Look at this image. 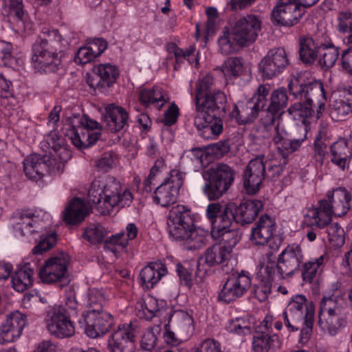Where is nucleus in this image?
<instances>
[{
    "instance_id": "obj_1",
    "label": "nucleus",
    "mask_w": 352,
    "mask_h": 352,
    "mask_svg": "<svg viewBox=\"0 0 352 352\" xmlns=\"http://www.w3.org/2000/svg\"><path fill=\"white\" fill-rule=\"evenodd\" d=\"M288 88L291 95L302 101L295 103L287 109L290 114L298 112V115L301 117L320 118L327 101L326 93L321 82L309 80L305 74H298L292 77Z\"/></svg>"
},
{
    "instance_id": "obj_2",
    "label": "nucleus",
    "mask_w": 352,
    "mask_h": 352,
    "mask_svg": "<svg viewBox=\"0 0 352 352\" xmlns=\"http://www.w3.org/2000/svg\"><path fill=\"white\" fill-rule=\"evenodd\" d=\"M196 114L194 124L205 139H214L222 133V118L226 113L227 97L220 90L206 96L203 98H195Z\"/></svg>"
},
{
    "instance_id": "obj_3",
    "label": "nucleus",
    "mask_w": 352,
    "mask_h": 352,
    "mask_svg": "<svg viewBox=\"0 0 352 352\" xmlns=\"http://www.w3.org/2000/svg\"><path fill=\"white\" fill-rule=\"evenodd\" d=\"M167 229L175 240L183 241L184 248L195 251L204 248L209 236L208 232L196 228L190 209L184 205L171 208L167 216Z\"/></svg>"
},
{
    "instance_id": "obj_4",
    "label": "nucleus",
    "mask_w": 352,
    "mask_h": 352,
    "mask_svg": "<svg viewBox=\"0 0 352 352\" xmlns=\"http://www.w3.org/2000/svg\"><path fill=\"white\" fill-rule=\"evenodd\" d=\"M68 45L58 30L43 32L32 45V61L34 67L45 72H56L61 65V53Z\"/></svg>"
},
{
    "instance_id": "obj_5",
    "label": "nucleus",
    "mask_w": 352,
    "mask_h": 352,
    "mask_svg": "<svg viewBox=\"0 0 352 352\" xmlns=\"http://www.w3.org/2000/svg\"><path fill=\"white\" fill-rule=\"evenodd\" d=\"M351 193L343 187L337 188L321 199L316 208L309 210L307 216L311 219V224L324 228L330 224L332 216H344L351 209Z\"/></svg>"
},
{
    "instance_id": "obj_6",
    "label": "nucleus",
    "mask_w": 352,
    "mask_h": 352,
    "mask_svg": "<svg viewBox=\"0 0 352 352\" xmlns=\"http://www.w3.org/2000/svg\"><path fill=\"white\" fill-rule=\"evenodd\" d=\"M314 309L307 303L306 297L298 294L292 297L283 314V319L289 331L300 330V342L308 341L312 332Z\"/></svg>"
},
{
    "instance_id": "obj_7",
    "label": "nucleus",
    "mask_w": 352,
    "mask_h": 352,
    "mask_svg": "<svg viewBox=\"0 0 352 352\" xmlns=\"http://www.w3.org/2000/svg\"><path fill=\"white\" fill-rule=\"evenodd\" d=\"M341 292L336 289L331 296H324L320 302L318 325L324 332L333 336L344 324L342 316L344 309Z\"/></svg>"
},
{
    "instance_id": "obj_8",
    "label": "nucleus",
    "mask_w": 352,
    "mask_h": 352,
    "mask_svg": "<svg viewBox=\"0 0 352 352\" xmlns=\"http://www.w3.org/2000/svg\"><path fill=\"white\" fill-rule=\"evenodd\" d=\"M207 180L203 192L209 200H217L226 193L234 179V170L223 163L210 168L204 174Z\"/></svg>"
},
{
    "instance_id": "obj_9",
    "label": "nucleus",
    "mask_w": 352,
    "mask_h": 352,
    "mask_svg": "<svg viewBox=\"0 0 352 352\" xmlns=\"http://www.w3.org/2000/svg\"><path fill=\"white\" fill-rule=\"evenodd\" d=\"M251 285L252 280L248 272L242 271L240 273H233L223 284L218 295V300L226 304L232 302L241 298L250 288Z\"/></svg>"
},
{
    "instance_id": "obj_10",
    "label": "nucleus",
    "mask_w": 352,
    "mask_h": 352,
    "mask_svg": "<svg viewBox=\"0 0 352 352\" xmlns=\"http://www.w3.org/2000/svg\"><path fill=\"white\" fill-rule=\"evenodd\" d=\"M138 333L136 324L130 322L119 325L109 337L107 349L109 352H133Z\"/></svg>"
},
{
    "instance_id": "obj_11",
    "label": "nucleus",
    "mask_w": 352,
    "mask_h": 352,
    "mask_svg": "<svg viewBox=\"0 0 352 352\" xmlns=\"http://www.w3.org/2000/svg\"><path fill=\"white\" fill-rule=\"evenodd\" d=\"M78 323L85 328V333L91 338H97L109 332L114 325V319L109 313L102 311L82 314Z\"/></svg>"
},
{
    "instance_id": "obj_12",
    "label": "nucleus",
    "mask_w": 352,
    "mask_h": 352,
    "mask_svg": "<svg viewBox=\"0 0 352 352\" xmlns=\"http://www.w3.org/2000/svg\"><path fill=\"white\" fill-rule=\"evenodd\" d=\"M305 12L296 0H279L272 11V21L274 25L292 27L300 21Z\"/></svg>"
},
{
    "instance_id": "obj_13",
    "label": "nucleus",
    "mask_w": 352,
    "mask_h": 352,
    "mask_svg": "<svg viewBox=\"0 0 352 352\" xmlns=\"http://www.w3.org/2000/svg\"><path fill=\"white\" fill-rule=\"evenodd\" d=\"M183 183L182 173L177 170H173L170 176L155 189L153 201L162 207L173 204L177 201Z\"/></svg>"
},
{
    "instance_id": "obj_14",
    "label": "nucleus",
    "mask_w": 352,
    "mask_h": 352,
    "mask_svg": "<svg viewBox=\"0 0 352 352\" xmlns=\"http://www.w3.org/2000/svg\"><path fill=\"white\" fill-rule=\"evenodd\" d=\"M79 124L78 127L72 126L70 140L78 148L83 149L94 145L98 140L101 133L94 131V129L100 128V124L85 115L80 118Z\"/></svg>"
},
{
    "instance_id": "obj_15",
    "label": "nucleus",
    "mask_w": 352,
    "mask_h": 352,
    "mask_svg": "<svg viewBox=\"0 0 352 352\" xmlns=\"http://www.w3.org/2000/svg\"><path fill=\"white\" fill-rule=\"evenodd\" d=\"M289 64L287 55L283 48L278 47L268 51L258 64V71L261 76L272 79L281 73Z\"/></svg>"
},
{
    "instance_id": "obj_16",
    "label": "nucleus",
    "mask_w": 352,
    "mask_h": 352,
    "mask_svg": "<svg viewBox=\"0 0 352 352\" xmlns=\"http://www.w3.org/2000/svg\"><path fill=\"white\" fill-rule=\"evenodd\" d=\"M69 256L66 254L52 257L45 261L39 270V276L45 283L69 281L67 273Z\"/></svg>"
},
{
    "instance_id": "obj_17",
    "label": "nucleus",
    "mask_w": 352,
    "mask_h": 352,
    "mask_svg": "<svg viewBox=\"0 0 352 352\" xmlns=\"http://www.w3.org/2000/svg\"><path fill=\"white\" fill-rule=\"evenodd\" d=\"M263 208V204L258 199H245L239 205L230 203L227 212L230 217V226L234 221L242 226L252 223Z\"/></svg>"
},
{
    "instance_id": "obj_18",
    "label": "nucleus",
    "mask_w": 352,
    "mask_h": 352,
    "mask_svg": "<svg viewBox=\"0 0 352 352\" xmlns=\"http://www.w3.org/2000/svg\"><path fill=\"white\" fill-rule=\"evenodd\" d=\"M45 324L48 332L57 338H70L75 333L74 322L64 315L61 309L52 308L48 311Z\"/></svg>"
},
{
    "instance_id": "obj_19",
    "label": "nucleus",
    "mask_w": 352,
    "mask_h": 352,
    "mask_svg": "<svg viewBox=\"0 0 352 352\" xmlns=\"http://www.w3.org/2000/svg\"><path fill=\"white\" fill-rule=\"evenodd\" d=\"M303 254L299 245H288L278 257V278L283 279L299 271Z\"/></svg>"
},
{
    "instance_id": "obj_20",
    "label": "nucleus",
    "mask_w": 352,
    "mask_h": 352,
    "mask_svg": "<svg viewBox=\"0 0 352 352\" xmlns=\"http://www.w3.org/2000/svg\"><path fill=\"white\" fill-rule=\"evenodd\" d=\"M264 155L251 160L244 171L243 185L248 194L254 195L259 190L265 175Z\"/></svg>"
},
{
    "instance_id": "obj_21",
    "label": "nucleus",
    "mask_w": 352,
    "mask_h": 352,
    "mask_svg": "<svg viewBox=\"0 0 352 352\" xmlns=\"http://www.w3.org/2000/svg\"><path fill=\"white\" fill-rule=\"evenodd\" d=\"M261 21L255 15H247L237 20L232 31L240 41L241 45L248 46L254 43L261 30Z\"/></svg>"
},
{
    "instance_id": "obj_22",
    "label": "nucleus",
    "mask_w": 352,
    "mask_h": 352,
    "mask_svg": "<svg viewBox=\"0 0 352 352\" xmlns=\"http://www.w3.org/2000/svg\"><path fill=\"white\" fill-rule=\"evenodd\" d=\"M326 34L318 32L314 36L305 35L300 37L298 52L300 59L304 64L311 65L318 59Z\"/></svg>"
},
{
    "instance_id": "obj_23",
    "label": "nucleus",
    "mask_w": 352,
    "mask_h": 352,
    "mask_svg": "<svg viewBox=\"0 0 352 352\" xmlns=\"http://www.w3.org/2000/svg\"><path fill=\"white\" fill-rule=\"evenodd\" d=\"M119 76L118 68L109 63L100 64L93 68L92 74H87V83L94 89L112 85Z\"/></svg>"
},
{
    "instance_id": "obj_24",
    "label": "nucleus",
    "mask_w": 352,
    "mask_h": 352,
    "mask_svg": "<svg viewBox=\"0 0 352 352\" xmlns=\"http://www.w3.org/2000/svg\"><path fill=\"white\" fill-rule=\"evenodd\" d=\"M26 325V316L15 311L8 316L0 326V344L14 342Z\"/></svg>"
},
{
    "instance_id": "obj_25",
    "label": "nucleus",
    "mask_w": 352,
    "mask_h": 352,
    "mask_svg": "<svg viewBox=\"0 0 352 352\" xmlns=\"http://www.w3.org/2000/svg\"><path fill=\"white\" fill-rule=\"evenodd\" d=\"M54 160L47 155H31L23 161V171L29 179L37 181L41 179L47 171H54V168L49 167Z\"/></svg>"
},
{
    "instance_id": "obj_26",
    "label": "nucleus",
    "mask_w": 352,
    "mask_h": 352,
    "mask_svg": "<svg viewBox=\"0 0 352 352\" xmlns=\"http://www.w3.org/2000/svg\"><path fill=\"white\" fill-rule=\"evenodd\" d=\"M276 223L268 214H262L251 229L250 240L256 245H264L274 234Z\"/></svg>"
},
{
    "instance_id": "obj_27",
    "label": "nucleus",
    "mask_w": 352,
    "mask_h": 352,
    "mask_svg": "<svg viewBox=\"0 0 352 352\" xmlns=\"http://www.w3.org/2000/svg\"><path fill=\"white\" fill-rule=\"evenodd\" d=\"M100 188L103 191V201L102 208H96L103 215L110 214L112 211V204L116 203V196L121 188L120 182L113 176L107 175L98 178Z\"/></svg>"
},
{
    "instance_id": "obj_28",
    "label": "nucleus",
    "mask_w": 352,
    "mask_h": 352,
    "mask_svg": "<svg viewBox=\"0 0 352 352\" xmlns=\"http://www.w3.org/2000/svg\"><path fill=\"white\" fill-rule=\"evenodd\" d=\"M230 209V203L222 206L219 203H211L206 208V216L211 223V230L218 233L223 228H230V217L227 212Z\"/></svg>"
},
{
    "instance_id": "obj_29",
    "label": "nucleus",
    "mask_w": 352,
    "mask_h": 352,
    "mask_svg": "<svg viewBox=\"0 0 352 352\" xmlns=\"http://www.w3.org/2000/svg\"><path fill=\"white\" fill-rule=\"evenodd\" d=\"M128 120V113L124 108L114 104L105 107L102 123L111 132L116 133L123 129L127 124Z\"/></svg>"
},
{
    "instance_id": "obj_30",
    "label": "nucleus",
    "mask_w": 352,
    "mask_h": 352,
    "mask_svg": "<svg viewBox=\"0 0 352 352\" xmlns=\"http://www.w3.org/2000/svg\"><path fill=\"white\" fill-rule=\"evenodd\" d=\"M167 327L175 331L181 339H187L194 330L193 319L184 311H175L170 316Z\"/></svg>"
},
{
    "instance_id": "obj_31",
    "label": "nucleus",
    "mask_w": 352,
    "mask_h": 352,
    "mask_svg": "<svg viewBox=\"0 0 352 352\" xmlns=\"http://www.w3.org/2000/svg\"><path fill=\"white\" fill-rule=\"evenodd\" d=\"M166 272V267L161 263H150L140 271L141 286L148 290L153 289Z\"/></svg>"
},
{
    "instance_id": "obj_32",
    "label": "nucleus",
    "mask_w": 352,
    "mask_h": 352,
    "mask_svg": "<svg viewBox=\"0 0 352 352\" xmlns=\"http://www.w3.org/2000/svg\"><path fill=\"white\" fill-rule=\"evenodd\" d=\"M331 155L332 163L344 170L349 167L352 147L344 140L338 141L331 146Z\"/></svg>"
},
{
    "instance_id": "obj_33",
    "label": "nucleus",
    "mask_w": 352,
    "mask_h": 352,
    "mask_svg": "<svg viewBox=\"0 0 352 352\" xmlns=\"http://www.w3.org/2000/svg\"><path fill=\"white\" fill-rule=\"evenodd\" d=\"M260 111L254 102L249 100L245 104H242L240 108L235 104L230 112V117L234 118L239 124H244L253 122Z\"/></svg>"
},
{
    "instance_id": "obj_34",
    "label": "nucleus",
    "mask_w": 352,
    "mask_h": 352,
    "mask_svg": "<svg viewBox=\"0 0 352 352\" xmlns=\"http://www.w3.org/2000/svg\"><path fill=\"white\" fill-rule=\"evenodd\" d=\"M323 53H319L320 56L318 60V65L322 69H329L332 67L339 56V47L334 45L331 38L326 34L323 41L322 47Z\"/></svg>"
},
{
    "instance_id": "obj_35",
    "label": "nucleus",
    "mask_w": 352,
    "mask_h": 352,
    "mask_svg": "<svg viewBox=\"0 0 352 352\" xmlns=\"http://www.w3.org/2000/svg\"><path fill=\"white\" fill-rule=\"evenodd\" d=\"M89 211L85 204L79 198H75L65 208L64 220L68 224H77L82 222Z\"/></svg>"
},
{
    "instance_id": "obj_36",
    "label": "nucleus",
    "mask_w": 352,
    "mask_h": 352,
    "mask_svg": "<svg viewBox=\"0 0 352 352\" xmlns=\"http://www.w3.org/2000/svg\"><path fill=\"white\" fill-rule=\"evenodd\" d=\"M279 346L278 336L270 335L265 331H256L253 336L252 349L254 352H269L274 346Z\"/></svg>"
},
{
    "instance_id": "obj_37",
    "label": "nucleus",
    "mask_w": 352,
    "mask_h": 352,
    "mask_svg": "<svg viewBox=\"0 0 352 352\" xmlns=\"http://www.w3.org/2000/svg\"><path fill=\"white\" fill-rule=\"evenodd\" d=\"M13 288L23 292L33 284V271L29 265H25L23 267L15 271L12 276Z\"/></svg>"
},
{
    "instance_id": "obj_38",
    "label": "nucleus",
    "mask_w": 352,
    "mask_h": 352,
    "mask_svg": "<svg viewBox=\"0 0 352 352\" xmlns=\"http://www.w3.org/2000/svg\"><path fill=\"white\" fill-rule=\"evenodd\" d=\"M139 100L144 105L153 104L160 109L167 101L168 97L162 88L155 87L151 89L141 90L139 93Z\"/></svg>"
},
{
    "instance_id": "obj_39",
    "label": "nucleus",
    "mask_w": 352,
    "mask_h": 352,
    "mask_svg": "<svg viewBox=\"0 0 352 352\" xmlns=\"http://www.w3.org/2000/svg\"><path fill=\"white\" fill-rule=\"evenodd\" d=\"M211 235L216 239H221L220 240L222 242L221 248L229 254H230L233 248L241 239V235L239 232L234 229L230 230V228H223L218 233H215V234L213 230H211Z\"/></svg>"
},
{
    "instance_id": "obj_40",
    "label": "nucleus",
    "mask_w": 352,
    "mask_h": 352,
    "mask_svg": "<svg viewBox=\"0 0 352 352\" xmlns=\"http://www.w3.org/2000/svg\"><path fill=\"white\" fill-rule=\"evenodd\" d=\"M229 256L221 245H214L206 250L204 254L199 258V262L202 261L208 267H211L223 263Z\"/></svg>"
},
{
    "instance_id": "obj_41",
    "label": "nucleus",
    "mask_w": 352,
    "mask_h": 352,
    "mask_svg": "<svg viewBox=\"0 0 352 352\" xmlns=\"http://www.w3.org/2000/svg\"><path fill=\"white\" fill-rule=\"evenodd\" d=\"M218 45L220 52L225 55L236 52L239 47L243 46L232 30L223 32L218 39Z\"/></svg>"
},
{
    "instance_id": "obj_42",
    "label": "nucleus",
    "mask_w": 352,
    "mask_h": 352,
    "mask_svg": "<svg viewBox=\"0 0 352 352\" xmlns=\"http://www.w3.org/2000/svg\"><path fill=\"white\" fill-rule=\"evenodd\" d=\"M324 255L305 262L302 266V276L304 281L311 283L322 272Z\"/></svg>"
},
{
    "instance_id": "obj_43",
    "label": "nucleus",
    "mask_w": 352,
    "mask_h": 352,
    "mask_svg": "<svg viewBox=\"0 0 352 352\" xmlns=\"http://www.w3.org/2000/svg\"><path fill=\"white\" fill-rule=\"evenodd\" d=\"M221 71L226 78L232 79L241 76L244 72L243 59L239 57H230L227 58L221 66Z\"/></svg>"
},
{
    "instance_id": "obj_44",
    "label": "nucleus",
    "mask_w": 352,
    "mask_h": 352,
    "mask_svg": "<svg viewBox=\"0 0 352 352\" xmlns=\"http://www.w3.org/2000/svg\"><path fill=\"white\" fill-rule=\"evenodd\" d=\"M34 214L29 210H23L18 212L12 217L13 221L16 225L21 226L19 228L23 235L26 234H33L35 230H30L33 226V219Z\"/></svg>"
},
{
    "instance_id": "obj_45",
    "label": "nucleus",
    "mask_w": 352,
    "mask_h": 352,
    "mask_svg": "<svg viewBox=\"0 0 352 352\" xmlns=\"http://www.w3.org/2000/svg\"><path fill=\"white\" fill-rule=\"evenodd\" d=\"M336 28L340 33L352 34V9H343L338 12Z\"/></svg>"
},
{
    "instance_id": "obj_46",
    "label": "nucleus",
    "mask_w": 352,
    "mask_h": 352,
    "mask_svg": "<svg viewBox=\"0 0 352 352\" xmlns=\"http://www.w3.org/2000/svg\"><path fill=\"white\" fill-rule=\"evenodd\" d=\"M104 302V296L100 291L96 289H89L87 294L86 305L87 310L83 314L104 311L102 308Z\"/></svg>"
},
{
    "instance_id": "obj_47",
    "label": "nucleus",
    "mask_w": 352,
    "mask_h": 352,
    "mask_svg": "<svg viewBox=\"0 0 352 352\" xmlns=\"http://www.w3.org/2000/svg\"><path fill=\"white\" fill-rule=\"evenodd\" d=\"M351 112V104H346L340 98L335 100L331 104L330 116L336 122L344 120Z\"/></svg>"
},
{
    "instance_id": "obj_48",
    "label": "nucleus",
    "mask_w": 352,
    "mask_h": 352,
    "mask_svg": "<svg viewBox=\"0 0 352 352\" xmlns=\"http://www.w3.org/2000/svg\"><path fill=\"white\" fill-rule=\"evenodd\" d=\"M6 6H8L9 17L16 22L24 23L28 19V14L23 10L22 0H3Z\"/></svg>"
},
{
    "instance_id": "obj_49",
    "label": "nucleus",
    "mask_w": 352,
    "mask_h": 352,
    "mask_svg": "<svg viewBox=\"0 0 352 352\" xmlns=\"http://www.w3.org/2000/svg\"><path fill=\"white\" fill-rule=\"evenodd\" d=\"M327 135L326 128L322 127L318 131L314 144L315 160L322 164L325 155L327 153V146L325 143V137Z\"/></svg>"
},
{
    "instance_id": "obj_50",
    "label": "nucleus",
    "mask_w": 352,
    "mask_h": 352,
    "mask_svg": "<svg viewBox=\"0 0 352 352\" xmlns=\"http://www.w3.org/2000/svg\"><path fill=\"white\" fill-rule=\"evenodd\" d=\"M107 234L104 228L100 224H91L86 228L82 237L92 244L101 243Z\"/></svg>"
},
{
    "instance_id": "obj_51",
    "label": "nucleus",
    "mask_w": 352,
    "mask_h": 352,
    "mask_svg": "<svg viewBox=\"0 0 352 352\" xmlns=\"http://www.w3.org/2000/svg\"><path fill=\"white\" fill-rule=\"evenodd\" d=\"M78 304L76 301V294L72 288H69L67 293V298L65 300V307H54V309H61L64 311V315L72 320L78 318Z\"/></svg>"
},
{
    "instance_id": "obj_52",
    "label": "nucleus",
    "mask_w": 352,
    "mask_h": 352,
    "mask_svg": "<svg viewBox=\"0 0 352 352\" xmlns=\"http://www.w3.org/2000/svg\"><path fill=\"white\" fill-rule=\"evenodd\" d=\"M288 97L286 89L280 88L273 91L270 97L269 107L281 114L284 113V109L287 106Z\"/></svg>"
},
{
    "instance_id": "obj_53",
    "label": "nucleus",
    "mask_w": 352,
    "mask_h": 352,
    "mask_svg": "<svg viewBox=\"0 0 352 352\" xmlns=\"http://www.w3.org/2000/svg\"><path fill=\"white\" fill-rule=\"evenodd\" d=\"M328 226L327 233L331 245L335 248L342 246L345 242L344 229L337 223Z\"/></svg>"
},
{
    "instance_id": "obj_54",
    "label": "nucleus",
    "mask_w": 352,
    "mask_h": 352,
    "mask_svg": "<svg viewBox=\"0 0 352 352\" xmlns=\"http://www.w3.org/2000/svg\"><path fill=\"white\" fill-rule=\"evenodd\" d=\"M305 138V135L303 138L300 139L289 140L285 138L284 141L277 146L278 150L281 153L283 158L284 164H287V155L298 150L301 146L302 142L304 141Z\"/></svg>"
},
{
    "instance_id": "obj_55",
    "label": "nucleus",
    "mask_w": 352,
    "mask_h": 352,
    "mask_svg": "<svg viewBox=\"0 0 352 352\" xmlns=\"http://www.w3.org/2000/svg\"><path fill=\"white\" fill-rule=\"evenodd\" d=\"M228 331L238 335L250 333V322L243 318L230 320L226 327Z\"/></svg>"
},
{
    "instance_id": "obj_56",
    "label": "nucleus",
    "mask_w": 352,
    "mask_h": 352,
    "mask_svg": "<svg viewBox=\"0 0 352 352\" xmlns=\"http://www.w3.org/2000/svg\"><path fill=\"white\" fill-rule=\"evenodd\" d=\"M161 331L160 325H154L148 329L144 333L140 341L141 347L142 349L151 351L154 348L157 341V335Z\"/></svg>"
},
{
    "instance_id": "obj_57",
    "label": "nucleus",
    "mask_w": 352,
    "mask_h": 352,
    "mask_svg": "<svg viewBox=\"0 0 352 352\" xmlns=\"http://www.w3.org/2000/svg\"><path fill=\"white\" fill-rule=\"evenodd\" d=\"M214 78L210 75H206L199 80L196 85L195 98H203L206 96L216 91L214 89Z\"/></svg>"
},
{
    "instance_id": "obj_58",
    "label": "nucleus",
    "mask_w": 352,
    "mask_h": 352,
    "mask_svg": "<svg viewBox=\"0 0 352 352\" xmlns=\"http://www.w3.org/2000/svg\"><path fill=\"white\" fill-rule=\"evenodd\" d=\"M103 191L100 188V183L98 179H94L88 191L89 201L92 204L97 206V208H102Z\"/></svg>"
},
{
    "instance_id": "obj_59",
    "label": "nucleus",
    "mask_w": 352,
    "mask_h": 352,
    "mask_svg": "<svg viewBox=\"0 0 352 352\" xmlns=\"http://www.w3.org/2000/svg\"><path fill=\"white\" fill-rule=\"evenodd\" d=\"M116 161L117 156L115 153L106 152L95 161V166L99 170L107 172L116 165Z\"/></svg>"
},
{
    "instance_id": "obj_60",
    "label": "nucleus",
    "mask_w": 352,
    "mask_h": 352,
    "mask_svg": "<svg viewBox=\"0 0 352 352\" xmlns=\"http://www.w3.org/2000/svg\"><path fill=\"white\" fill-rule=\"evenodd\" d=\"M265 115L261 118V123L265 130L268 131L270 128L276 126V122L278 121L283 114L271 109L269 106L264 112Z\"/></svg>"
},
{
    "instance_id": "obj_61",
    "label": "nucleus",
    "mask_w": 352,
    "mask_h": 352,
    "mask_svg": "<svg viewBox=\"0 0 352 352\" xmlns=\"http://www.w3.org/2000/svg\"><path fill=\"white\" fill-rule=\"evenodd\" d=\"M56 242V234L52 233L42 239L32 250L34 254H41L50 250Z\"/></svg>"
},
{
    "instance_id": "obj_62",
    "label": "nucleus",
    "mask_w": 352,
    "mask_h": 352,
    "mask_svg": "<svg viewBox=\"0 0 352 352\" xmlns=\"http://www.w3.org/2000/svg\"><path fill=\"white\" fill-rule=\"evenodd\" d=\"M272 285L270 282L261 281L254 286V296L260 301H265L271 294Z\"/></svg>"
},
{
    "instance_id": "obj_63",
    "label": "nucleus",
    "mask_w": 352,
    "mask_h": 352,
    "mask_svg": "<svg viewBox=\"0 0 352 352\" xmlns=\"http://www.w3.org/2000/svg\"><path fill=\"white\" fill-rule=\"evenodd\" d=\"M208 151L214 155L215 157H222L225 154L230 151V144L228 140H220L217 143L208 146Z\"/></svg>"
},
{
    "instance_id": "obj_64",
    "label": "nucleus",
    "mask_w": 352,
    "mask_h": 352,
    "mask_svg": "<svg viewBox=\"0 0 352 352\" xmlns=\"http://www.w3.org/2000/svg\"><path fill=\"white\" fill-rule=\"evenodd\" d=\"M90 52L95 58L101 55V54L107 49V41L101 38H94L91 42L86 44Z\"/></svg>"
}]
</instances>
